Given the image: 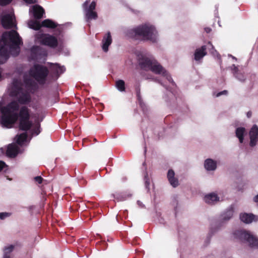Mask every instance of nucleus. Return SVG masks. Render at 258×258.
Instances as JSON below:
<instances>
[{
	"label": "nucleus",
	"instance_id": "nucleus-1",
	"mask_svg": "<svg viewBox=\"0 0 258 258\" xmlns=\"http://www.w3.org/2000/svg\"><path fill=\"white\" fill-rule=\"evenodd\" d=\"M19 109L18 103L13 101L6 106L1 108L2 114V124L6 127H11L19 118V127L21 131L27 132L29 131L33 125V122L30 119V110L26 106H22L18 113H12L18 111Z\"/></svg>",
	"mask_w": 258,
	"mask_h": 258
},
{
	"label": "nucleus",
	"instance_id": "nucleus-2",
	"mask_svg": "<svg viewBox=\"0 0 258 258\" xmlns=\"http://www.w3.org/2000/svg\"><path fill=\"white\" fill-rule=\"evenodd\" d=\"M127 35L135 40L140 41H150L153 43L157 41V31L152 26L140 25L128 30Z\"/></svg>",
	"mask_w": 258,
	"mask_h": 258
},
{
	"label": "nucleus",
	"instance_id": "nucleus-3",
	"mask_svg": "<svg viewBox=\"0 0 258 258\" xmlns=\"http://www.w3.org/2000/svg\"><path fill=\"white\" fill-rule=\"evenodd\" d=\"M2 40L5 45L11 43L10 48L12 51H15L13 54L14 56H17L19 54V46L22 44V41L19 34L16 31L12 30L10 31L4 32L2 34Z\"/></svg>",
	"mask_w": 258,
	"mask_h": 258
},
{
	"label": "nucleus",
	"instance_id": "nucleus-4",
	"mask_svg": "<svg viewBox=\"0 0 258 258\" xmlns=\"http://www.w3.org/2000/svg\"><path fill=\"white\" fill-rule=\"evenodd\" d=\"M29 76L40 85H44L46 82L49 70L47 68L40 64H35L29 71Z\"/></svg>",
	"mask_w": 258,
	"mask_h": 258
},
{
	"label": "nucleus",
	"instance_id": "nucleus-5",
	"mask_svg": "<svg viewBox=\"0 0 258 258\" xmlns=\"http://www.w3.org/2000/svg\"><path fill=\"white\" fill-rule=\"evenodd\" d=\"M235 237L246 242L251 247H258V239L249 231L237 230L234 232Z\"/></svg>",
	"mask_w": 258,
	"mask_h": 258
},
{
	"label": "nucleus",
	"instance_id": "nucleus-6",
	"mask_svg": "<svg viewBox=\"0 0 258 258\" xmlns=\"http://www.w3.org/2000/svg\"><path fill=\"white\" fill-rule=\"evenodd\" d=\"M37 38L42 45L48 46L51 48H56L58 45L57 38L48 34L41 33L37 35Z\"/></svg>",
	"mask_w": 258,
	"mask_h": 258
},
{
	"label": "nucleus",
	"instance_id": "nucleus-7",
	"mask_svg": "<svg viewBox=\"0 0 258 258\" xmlns=\"http://www.w3.org/2000/svg\"><path fill=\"white\" fill-rule=\"evenodd\" d=\"M89 2V1H87L83 5L85 13V18L87 22H90L92 20H96L98 18L97 13L94 11L96 6V2L93 1L88 7Z\"/></svg>",
	"mask_w": 258,
	"mask_h": 258
},
{
	"label": "nucleus",
	"instance_id": "nucleus-8",
	"mask_svg": "<svg viewBox=\"0 0 258 258\" xmlns=\"http://www.w3.org/2000/svg\"><path fill=\"white\" fill-rule=\"evenodd\" d=\"M149 71H152L155 74L161 75L165 77L170 82L173 83V81L166 71V70L156 60H154Z\"/></svg>",
	"mask_w": 258,
	"mask_h": 258
},
{
	"label": "nucleus",
	"instance_id": "nucleus-9",
	"mask_svg": "<svg viewBox=\"0 0 258 258\" xmlns=\"http://www.w3.org/2000/svg\"><path fill=\"white\" fill-rule=\"evenodd\" d=\"M155 59L150 58L145 55L139 57L138 62L141 69L145 71H149Z\"/></svg>",
	"mask_w": 258,
	"mask_h": 258
},
{
	"label": "nucleus",
	"instance_id": "nucleus-10",
	"mask_svg": "<svg viewBox=\"0 0 258 258\" xmlns=\"http://www.w3.org/2000/svg\"><path fill=\"white\" fill-rule=\"evenodd\" d=\"M23 90L21 82L18 79H14L10 90V95L12 97H17Z\"/></svg>",
	"mask_w": 258,
	"mask_h": 258
},
{
	"label": "nucleus",
	"instance_id": "nucleus-11",
	"mask_svg": "<svg viewBox=\"0 0 258 258\" xmlns=\"http://www.w3.org/2000/svg\"><path fill=\"white\" fill-rule=\"evenodd\" d=\"M249 136L250 138V146H255L258 142V127L256 125H253L251 128L249 132Z\"/></svg>",
	"mask_w": 258,
	"mask_h": 258
},
{
	"label": "nucleus",
	"instance_id": "nucleus-12",
	"mask_svg": "<svg viewBox=\"0 0 258 258\" xmlns=\"http://www.w3.org/2000/svg\"><path fill=\"white\" fill-rule=\"evenodd\" d=\"M1 23L5 29H10L16 26L13 22L12 17L10 14H7L2 17Z\"/></svg>",
	"mask_w": 258,
	"mask_h": 258
},
{
	"label": "nucleus",
	"instance_id": "nucleus-13",
	"mask_svg": "<svg viewBox=\"0 0 258 258\" xmlns=\"http://www.w3.org/2000/svg\"><path fill=\"white\" fill-rule=\"evenodd\" d=\"M42 54V49L40 46L34 45L31 48L30 58L31 60H37Z\"/></svg>",
	"mask_w": 258,
	"mask_h": 258
},
{
	"label": "nucleus",
	"instance_id": "nucleus-14",
	"mask_svg": "<svg viewBox=\"0 0 258 258\" xmlns=\"http://www.w3.org/2000/svg\"><path fill=\"white\" fill-rule=\"evenodd\" d=\"M240 218L241 221L246 224L258 221V216L252 214L242 213L240 215Z\"/></svg>",
	"mask_w": 258,
	"mask_h": 258
},
{
	"label": "nucleus",
	"instance_id": "nucleus-15",
	"mask_svg": "<svg viewBox=\"0 0 258 258\" xmlns=\"http://www.w3.org/2000/svg\"><path fill=\"white\" fill-rule=\"evenodd\" d=\"M32 13L34 18L39 20L43 17V15L45 14V11L41 6L36 5L32 7Z\"/></svg>",
	"mask_w": 258,
	"mask_h": 258
},
{
	"label": "nucleus",
	"instance_id": "nucleus-16",
	"mask_svg": "<svg viewBox=\"0 0 258 258\" xmlns=\"http://www.w3.org/2000/svg\"><path fill=\"white\" fill-rule=\"evenodd\" d=\"M19 95L18 101L20 104H27L31 102V96L28 92L23 90Z\"/></svg>",
	"mask_w": 258,
	"mask_h": 258
},
{
	"label": "nucleus",
	"instance_id": "nucleus-17",
	"mask_svg": "<svg viewBox=\"0 0 258 258\" xmlns=\"http://www.w3.org/2000/svg\"><path fill=\"white\" fill-rule=\"evenodd\" d=\"M112 43V38L110 32H108L103 37L102 39V49L104 51L107 52L108 50V47Z\"/></svg>",
	"mask_w": 258,
	"mask_h": 258
},
{
	"label": "nucleus",
	"instance_id": "nucleus-18",
	"mask_svg": "<svg viewBox=\"0 0 258 258\" xmlns=\"http://www.w3.org/2000/svg\"><path fill=\"white\" fill-rule=\"evenodd\" d=\"M206 46L205 45L202 46L200 48H197L195 50L194 53V59L196 61H200L203 57L207 54Z\"/></svg>",
	"mask_w": 258,
	"mask_h": 258
},
{
	"label": "nucleus",
	"instance_id": "nucleus-19",
	"mask_svg": "<svg viewBox=\"0 0 258 258\" xmlns=\"http://www.w3.org/2000/svg\"><path fill=\"white\" fill-rule=\"evenodd\" d=\"M9 58V51L5 46L0 48V64L4 63Z\"/></svg>",
	"mask_w": 258,
	"mask_h": 258
},
{
	"label": "nucleus",
	"instance_id": "nucleus-20",
	"mask_svg": "<svg viewBox=\"0 0 258 258\" xmlns=\"http://www.w3.org/2000/svg\"><path fill=\"white\" fill-rule=\"evenodd\" d=\"M175 173L172 169H169L167 173V178L170 184L174 187H177L178 184V180L174 177Z\"/></svg>",
	"mask_w": 258,
	"mask_h": 258
},
{
	"label": "nucleus",
	"instance_id": "nucleus-21",
	"mask_svg": "<svg viewBox=\"0 0 258 258\" xmlns=\"http://www.w3.org/2000/svg\"><path fill=\"white\" fill-rule=\"evenodd\" d=\"M18 149L16 145L10 144L6 151L7 156L11 158L15 157L18 154Z\"/></svg>",
	"mask_w": 258,
	"mask_h": 258
},
{
	"label": "nucleus",
	"instance_id": "nucleus-22",
	"mask_svg": "<svg viewBox=\"0 0 258 258\" xmlns=\"http://www.w3.org/2000/svg\"><path fill=\"white\" fill-rule=\"evenodd\" d=\"M43 27L54 29L57 27V24L50 19H45L42 22Z\"/></svg>",
	"mask_w": 258,
	"mask_h": 258
},
{
	"label": "nucleus",
	"instance_id": "nucleus-23",
	"mask_svg": "<svg viewBox=\"0 0 258 258\" xmlns=\"http://www.w3.org/2000/svg\"><path fill=\"white\" fill-rule=\"evenodd\" d=\"M233 208L231 207L228 209L222 215V220L223 221H226L229 220L232 218L233 215Z\"/></svg>",
	"mask_w": 258,
	"mask_h": 258
},
{
	"label": "nucleus",
	"instance_id": "nucleus-24",
	"mask_svg": "<svg viewBox=\"0 0 258 258\" xmlns=\"http://www.w3.org/2000/svg\"><path fill=\"white\" fill-rule=\"evenodd\" d=\"M14 245H10L7 247H5L4 249V253L2 258H12L11 253L14 249Z\"/></svg>",
	"mask_w": 258,
	"mask_h": 258
},
{
	"label": "nucleus",
	"instance_id": "nucleus-25",
	"mask_svg": "<svg viewBox=\"0 0 258 258\" xmlns=\"http://www.w3.org/2000/svg\"><path fill=\"white\" fill-rule=\"evenodd\" d=\"M245 133V129L244 127H238L236 130V136L238 138L240 143H242L243 141V136Z\"/></svg>",
	"mask_w": 258,
	"mask_h": 258
},
{
	"label": "nucleus",
	"instance_id": "nucleus-26",
	"mask_svg": "<svg viewBox=\"0 0 258 258\" xmlns=\"http://www.w3.org/2000/svg\"><path fill=\"white\" fill-rule=\"evenodd\" d=\"M24 83L28 89H31L35 86L34 81L27 76H24Z\"/></svg>",
	"mask_w": 258,
	"mask_h": 258
},
{
	"label": "nucleus",
	"instance_id": "nucleus-27",
	"mask_svg": "<svg viewBox=\"0 0 258 258\" xmlns=\"http://www.w3.org/2000/svg\"><path fill=\"white\" fill-rule=\"evenodd\" d=\"M29 25L30 28L35 30H39L42 27V23H40L37 20H31L29 22Z\"/></svg>",
	"mask_w": 258,
	"mask_h": 258
},
{
	"label": "nucleus",
	"instance_id": "nucleus-28",
	"mask_svg": "<svg viewBox=\"0 0 258 258\" xmlns=\"http://www.w3.org/2000/svg\"><path fill=\"white\" fill-rule=\"evenodd\" d=\"M27 137L28 135L26 132L22 133L19 135H18L17 139L16 140L17 143L19 145H22L23 143L26 140Z\"/></svg>",
	"mask_w": 258,
	"mask_h": 258
},
{
	"label": "nucleus",
	"instance_id": "nucleus-29",
	"mask_svg": "<svg viewBox=\"0 0 258 258\" xmlns=\"http://www.w3.org/2000/svg\"><path fill=\"white\" fill-rule=\"evenodd\" d=\"M220 201V198L216 192L211 193V204H215Z\"/></svg>",
	"mask_w": 258,
	"mask_h": 258
},
{
	"label": "nucleus",
	"instance_id": "nucleus-30",
	"mask_svg": "<svg viewBox=\"0 0 258 258\" xmlns=\"http://www.w3.org/2000/svg\"><path fill=\"white\" fill-rule=\"evenodd\" d=\"M116 87L120 91L125 90V83L122 80H119L116 82Z\"/></svg>",
	"mask_w": 258,
	"mask_h": 258
},
{
	"label": "nucleus",
	"instance_id": "nucleus-31",
	"mask_svg": "<svg viewBox=\"0 0 258 258\" xmlns=\"http://www.w3.org/2000/svg\"><path fill=\"white\" fill-rule=\"evenodd\" d=\"M53 72L57 75L59 76L60 74L63 73L65 70L63 67L59 66L57 64H55V67L53 68Z\"/></svg>",
	"mask_w": 258,
	"mask_h": 258
},
{
	"label": "nucleus",
	"instance_id": "nucleus-32",
	"mask_svg": "<svg viewBox=\"0 0 258 258\" xmlns=\"http://www.w3.org/2000/svg\"><path fill=\"white\" fill-rule=\"evenodd\" d=\"M129 196H126L124 194H116V195L114 196V197L115 199H118L119 201H124L126 200V197H128Z\"/></svg>",
	"mask_w": 258,
	"mask_h": 258
},
{
	"label": "nucleus",
	"instance_id": "nucleus-33",
	"mask_svg": "<svg viewBox=\"0 0 258 258\" xmlns=\"http://www.w3.org/2000/svg\"><path fill=\"white\" fill-rule=\"evenodd\" d=\"M40 123L36 122L35 127L33 130V133L35 134L36 135H38L40 133Z\"/></svg>",
	"mask_w": 258,
	"mask_h": 258
},
{
	"label": "nucleus",
	"instance_id": "nucleus-34",
	"mask_svg": "<svg viewBox=\"0 0 258 258\" xmlns=\"http://www.w3.org/2000/svg\"><path fill=\"white\" fill-rule=\"evenodd\" d=\"M235 77L240 81H244L245 80V77L243 74L238 73L234 75Z\"/></svg>",
	"mask_w": 258,
	"mask_h": 258
},
{
	"label": "nucleus",
	"instance_id": "nucleus-35",
	"mask_svg": "<svg viewBox=\"0 0 258 258\" xmlns=\"http://www.w3.org/2000/svg\"><path fill=\"white\" fill-rule=\"evenodd\" d=\"M135 90H136L137 97L138 99L139 100H141V96L140 85L136 86Z\"/></svg>",
	"mask_w": 258,
	"mask_h": 258
},
{
	"label": "nucleus",
	"instance_id": "nucleus-36",
	"mask_svg": "<svg viewBox=\"0 0 258 258\" xmlns=\"http://www.w3.org/2000/svg\"><path fill=\"white\" fill-rule=\"evenodd\" d=\"M217 162L216 161H214L211 159V171L215 170L217 168Z\"/></svg>",
	"mask_w": 258,
	"mask_h": 258
},
{
	"label": "nucleus",
	"instance_id": "nucleus-37",
	"mask_svg": "<svg viewBox=\"0 0 258 258\" xmlns=\"http://www.w3.org/2000/svg\"><path fill=\"white\" fill-rule=\"evenodd\" d=\"M12 0H0V6H5L11 3Z\"/></svg>",
	"mask_w": 258,
	"mask_h": 258
},
{
	"label": "nucleus",
	"instance_id": "nucleus-38",
	"mask_svg": "<svg viewBox=\"0 0 258 258\" xmlns=\"http://www.w3.org/2000/svg\"><path fill=\"white\" fill-rule=\"evenodd\" d=\"M230 69L233 72L234 75H235V74H237V73H238V69L237 67L235 66V65L233 64L232 66H231L230 67Z\"/></svg>",
	"mask_w": 258,
	"mask_h": 258
},
{
	"label": "nucleus",
	"instance_id": "nucleus-39",
	"mask_svg": "<svg viewBox=\"0 0 258 258\" xmlns=\"http://www.w3.org/2000/svg\"><path fill=\"white\" fill-rule=\"evenodd\" d=\"M227 94H228V91L227 90H224V91L219 92L217 94L214 93L213 95H215L216 97H218L222 95H227Z\"/></svg>",
	"mask_w": 258,
	"mask_h": 258
},
{
	"label": "nucleus",
	"instance_id": "nucleus-40",
	"mask_svg": "<svg viewBox=\"0 0 258 258\" xmlns=\"http://www.w3.org/2000/svg\"><path fill=\"white\" fill-rule=\"evenodd\" d=\"M34 179L36 182H37L39 184H41L43 180V178L40 176L35 177Z\"/></svg>",
	"mask_w": 258,
	"mask_h": 258
},
{
	"label": "nucleus",
	"instance_id": "nucleus-41",
	"mask_svg": "<svg viewBox=\"0 0 258 258\" xmlns=\"http://www.w3.org/2000/svg\"><path fill=\"white\" fill-rule=\"evenodd\" d=\"M204 166L207 170H210V158H208L205 160Z\"/></svg>",
	"mask_w": 258,
	"mask_h": 258
},
{
	"label": "nucleus",
	"instance_id": "nucleus-42",
	"mask_svg": "<svg viewBox=\"0 0 258 258\" xmlns=\"http://www.w3.org/2000/svg\"><path fill=\"white\" fill-rule=\"evenodd\" d=\"M204 200L206 203L209 204L210 203V194L206 195L204 198Z\"/></svg>",
	"mask_w": 258,
	"mask_h": 258
},
{
	"label": "nucleus",
	"instance_id": "nucleus-43",
	"mask_svg": "<svg viewBox=\"0 0 258 258\" xmlns=\"http://www.w3.org/2000/svg\"><path fill=\"white\" fill-rule=\"evenodd\" d=\"M6 166L5 163L2 161H0V172L5 168Z\"/></svg>",
	"mask_w": 258,
	"mask_h": 258
},
{
	"label": "nucleus",
	"instance_id": "nucleus-44",
	"mask_svg": "<svg viewBox=\"0 0 258 258\" xmlns=\"http://www.w3.org/2000/svg\"><path fill=\"white\" fill-rule=\"evenodd\" d=\"M7 216L8 213H0V219H4Z\"/></svg>",
	"mask_w": 258,
	"mask_h": 258
},
{
	"label": "nucleus",
	"instance_id": "nucleus-45",
	"mask_svg": "<svg viewBox=\"0 0 258 258\" xmlns=\"http://www.w3.org/2000/svg\"><path fill=\"white\" fill-rule=\"evenodd\" d=\"M23 1L28 4H33L35 2V0H23Z\"/></svg>",
	"mask_w": 258,
	"mask_h": 258
},
{
	"label": "nucleus",
	"instance_id": "nucleus-46",
	"mask_svg": "<svg viewBox=\"0 0 258 258\" xmlns=\"http://www.w3.org/2000/svg\"><path fill=\"white\" fill-rule=\"evenodd\" d=\"M253 201L255 203H258V194L253 198Z\"/></svg>",
	"mask_w": 258,
	"mask_h": 258
},
{
	"label": "nucleus",
	"instance_id": "nucleus-47",
	"mask_svg": "<svg viewBox=\"0 0 258 258\" xmlns=\"http://www.w3.org/2000/svg\"><path fill=\"white\" fill-rule=\"evenodd\" d=\"M205 29L207 33L210 32V28H206Z\"/></svg>",
	"mask_w": 258,
	"mask_h": 258
},
{
	"label": "nucleus",
	"instance_id": "nucleus-48",
	"mask_svg": "<svg viewBox=\"0 0 258 258\" xmlns=\"http://www.w3.org/2000/svg\"><path fill=\"white\" fill-rule=\"evenodd\" d=\"M251 112H248L247 113V116H248V117H249L251 116Z\"/></svg>",
	"mask_w": 258,
	"mask_h": 258
},
{
	"label": "nucleus",
	"instance_id": "nucleus-49",
	"mask_svg": "<svg viewBox=\"0 0 258 258\" xmlns=\"http://www.w3.org/2000/svg\"><path fill=\"white\" fill-rule=\"evenodd\" d=\"M146 184L149 185V182L147 180H146Z\"/></svg>",
	"mask_w": 258,
	"mask_h": 258
},
{
	"label": "nucleus",
	"instance_id": "nucleus-50",
	"mask_svg": "<svg viewBox=\"0 0 258 258\" xmlns=\"http://www.w3.org/2000/svg\"><path fill=\"white\" fill-rule=\"evenodd\" d=\"M232 58L235 59L236 60V58L235 57H234V56H232Z\"/></svg>",
	"mask_w": 258,
	"mask_h": 258
}]
</instances>
